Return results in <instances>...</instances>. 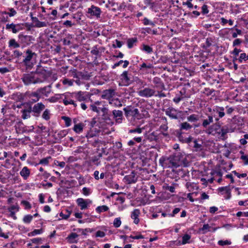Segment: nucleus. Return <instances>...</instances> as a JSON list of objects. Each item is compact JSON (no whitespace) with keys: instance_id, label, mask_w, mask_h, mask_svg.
<instances>
[{"instance_id":"1","label":"nucleus","mask_w":248,"mask_h":248,"mask_svg":"<svg viewBox=\"0 0 248 248\" xmlns=\"http://www.w3.org/2000/svg\"><path fill=\"white\" fill-rule=\"evenodd\" d=\"M104 102L96 101L93 104L91 105L90 109L93 112L97 113V121L101 126H112L114 124L112 122V113L104 104Z\"/></svg>"},{"instance_id":"2","label":"nucleus","mask_w":248,"mask_h":248,"mask_svg":"<svg viewBox=\"0 0 248 248\" xmlns=\"http://www.w3.org/2000/svg\"><path fill=\"white\" fill-rule=\"evenodd\" d=\"M21 79L24 85L28 86L31 84H36L43 81L41 78L36 77L33 71L30 73L24 74L21 78Z\"/></svg>"},{"instance_id":"3","label":"nucleus","mask_w":248,"mask_h":248,"mask_svg":"<svg viewBox=\"0 0 248 248\" xmlns=\"http://www.w3.org/2000/svg\"><path fill=\"white\" fill-rule=\"evenodd\" d=\"M208 111L210 115L215 118L216 122H218L220 118L223 117L225 115V108L223 107L215 106L212 108H208Z\"/></svg>"},{"instance_id":"4","label":"nucleus","mask_w":248,"mask_h":248,"mask_svg":"<svg viewBox=\"0 0 248 248\" xmlns=\"http://www.w3.org/2000/svg\"><path fill=\"white\" fill-rule=\"evenodd\" d=\"M167 171H170L168 173L170 177L176 179H179L180 177H184L189 174V171L186 168L182 169L179 167L174 168L170 171L167 170Z\"/></svg>"},{"instance_id":"5","label":"nucleus","mask_w":248,"mask_h":248,"mask_svg":"<svg viewBox=\"0 0 248 248\" xmlns=\"http://www.w3.org/2000/svg\"><path fill=\"white\" fill-rule=\"evenodd\" d=\"M36 54L33 52L31 49H28L26 51V56L23 60V63L26 66V70H31L33 66L34 63L31 60Z\"/></svg>"},{"instance_id":"6","label":"nucleus","mask_w":248,"mask_h":248,"mask_svg":"<svg viewBox=\"0 0 248 248\" xmlns=\"http://www.w3.org/2000/svg\"><path fill=\"white\" fill-rule=\"evenodd\" d=\"M40 98V96L36 90L35 92L27 91V100L28 101L26 102V104L27 106H31L32 104L37 102Z\"/></svg>"},{"instance_id":"7","label":"nucleus","mask_w":248,"mask_h":248,"mask_svg":"<svg viewBox=\"0 0 248 248\" xmlns=\"http://www.w3.org/2000/svg\"><path fill=\"white\" fill-rule=\"evenodd\" d=\"M18 42L22 46H26L30 45L32 43V41L34 40L32 36L26 35L23 33H20L18 36Z\"/></svg>"},{"instance_id":"8","label":"nucleus","mask_w":248,"mask_h":248,"mask_svg":"<svg viewBox=\"0 0 248 248\" xmlns=\"http://www.w3.org/2000/svg\"><path fill=\"white\" fill-rule=\"evenodd\" d=\"M45 107V105L42 102L35 104L32 107H31L32 115L35 117H39Z\"/></svg>"},{"instance_id":"9","label":"nucleus","mask_w":248,"mask_h":248,"mask_svg":"<svg viewBox=\"0 0 248 248\" xmlns=\"http://www.w3.org/2000/svg\"><path fill=\"white\" fill-rule=\"evenodd\" d=\"M125 116L128 118L132 116L137 118L140 115V112L138 108L132 106H127L124 108Z\"/></svg>"},{"instance_id":"10","label":"nucleus","mask_w":248,"mask_h":248,"mask_svg":"<svg viewBox=\"0 0 248 248\" xmlns=\"http://www.w3.org/2000/svg\"><path fill=\"white\" fill-rule=\"evenodd\" d=\"M182 111L178 110L172 107H169L165 110V114L170 119L177 120L179 119L180 115Z\"/></svg>"},{"instance_id":"11","label":"nucleus","mask_w":248,"mask_h":248,"mask_svg":"<svg viewBox=\"0 0 248 248\" xmlns=\"http://www.w3.org/2000/svg\"><path fill=\"white\" fill-rule=\"evenodd\" d=\"M76 202L81 210L88 208L90 204L92 203V201L90 199H84L81 198L77 199Z\"/></svg>"},{"instance_id":"12","label":"nucleus","mask_w":248,"mask_h":248,"mask_svg":"<svg viewBox=\"0 0 248 248\" xmlns=\"http://www.w3.org/2000/svg\"><path fill=\"white\" fill-rule=\"evenodd\" d=\"M180 135H179L177 138L179 141L182 143H187L190 145L193 138L190 135H188L187 133H185L184 132H181Z\"/></svg>"},{"instance_id":"13","label":"nucleus","mask_w":248,"mask_h":248,"mask_svg":"<svg viewBox=\"0 0 248 248\" xmlns=\"http://www.w3.org/2000/svg\"><path fill=\"white\" fill-rule=\"evenodd\" d=\"M127 71H124L120 76V78L122 83L125 85H129L132 83L133 80Z\"/></svg>"},{"instance_id":"14","label":"nucleus","mask_w":248,"mask_h":248,"mask_svg":"<svg viewBox=\"0 0 248 248\" xmlns=\"http://www.w3.org/2000/svg\"><path fill=\"white\" fill-rule=\"evenodd\" d=\"M34 75H38L41 76V78L44 81L46 80L49 74V72L44 68L41 65H38L37 68L35 71H33Z\"/></svg>"},{"instance_id":"15","label":"nucleus","mask_w":248,"mask_h":248,"mask_svg":"<svg viewBox=\"0 0 248 248\" xmlns=\"http://www.w3.org/2000/svg\"><path fill=\"white\" fill-rule=\"evenodd\" d=\"M139 69L144 74H151L154 71V66L151 63L143 62L140 65Z\"/></svg>"},{"instance_id":"16","label":"nucleus","mask_w":248,"mask_h":248,"mask_svg":"<svg viewBox=\"0 0 248 248\" xmlns=\"http://www.w3.org/2000/svg\"><path fill=\"white\" fill-rule=\"evenodd\" d=\"M111 113L112 122H114V120H115L116 123L121 124L122 123L123 118V113L122 111L114 109L111 111Z\"/></svg>"},{"instance_id":"17","label":"nucleus","mask_w":248,"mask_h":248,"mask_svg":"<svg viewBox=\"0 0 248 248\" xmlns=\"http://www.w3.org/2000/svg\"><path fill=\"white\" fill-rule=\"evenodd\" d=\"M201 125L200 124H190L188 122L181 123L179 125V129L180 132H183L184 130L188 131L191 130L193 127H198Z\"/></svg>"},{"instance_id":"18","label":"nucleus","mask_w":248,"mask_h":248,"mask_svg":"<svg viewBox=\"0 0 248 248\" xmlns=\"http://www.w3.org/2000/svg\"><path fill=\"white\" fill-rule=\"evenodd\" d=\"M138 180L136 173L134 170L132 171L129 175H125L124 178V182L127 184L135 183Z\"/></svg>"},{"instance_id":"19","label":"nucleus","mask_w":248,"mask_h":248,"mask_svg":"<svg viewBox=\"0 0 248 248\" xmlns=\"http://www.w3.org/2000/svg\"><path fill=\"white\" fill-rule=\"evenodd\" d=\"M155 90L149 88H145L139 92V95L141 97L149 98L154 95Z\"/></svg>"},{"instance_id":"20","label":"nucleus","mask_w":248,"mask_h":248,"mask_svg":"<svg viewBox=\"0 0 248 248\" xmlns=\"http://www.w3.org/2000/svg\"><path fill=\"white\" fill-rule=\"evenodd\" d=\"M51 85H49L48 86L37 89L36 91L40 96V98H41L43 95L47 97L51 93Z\"/></svg>"},{"instance_id":"21","label":"nucleus","mask_w":248,"mask_h":248,"mask_svg":"<svg viewBox=\"0 0 248 248\" xmlns=\"http://www.w3.org/2000/svg\"><path fill=\"white\" fill-rule=\"evenodd\" d=\"M88 13L90 14L91 16L99 18L100 17L101 11L100 8L92 5L90 8H88Z\"/></svg>"},{"instance_id":"22","label":"nucleus","mask_w":248,"mask_h":248,"mask_svg":"<svg viewBox=\"0 0 248 248\" xmlns=\"http://www.w3.org/2000/svg\"><path fill=\"white\" fill-rule=\"evenodd\" d=\"M153 83L155 84V88L161 91L165 90V85L161 78L155 77L153 79Z\"/></svg>"},{"instance_id":"23","label":"nucleus","mask_w":248,"mask_h":248,"mask_svg":"<svg viewBox=\"0 0 248 248\" xmlns=\"http://www.w3.org/2000/svg\"><path fill=\"white\" fill-rule=\"evenodd\" d=\"M221 124L219 121L216 122L215 124H213L209 127L208 130L209 133L211 134H217L219 133V131L220 130Z\"/></svg>"},{"instance_id":"24","label":"nucleus","mask_w":248,"mask_h":248,"mask_svg":"<svg viewBox=\"0 0 248 248\" xmlns=\"http://www.w3.org/2000/svg\"><path fill=\"white\" fill-rule=\"evenodd\" d=\"M13 98L16 102H22L23 101L27 100V92L25 93H21L17 92L14 93L13 95Z\"/></svg>"},{"instance_id":"25","label":"nucleus","mask_w":248,"mask_h":248,"mask_svg":"<svg viewBox=\"0 0 248 248\" xmlns=\"http://www.w3.org/2000/svg\"><path fill=\"white\" fill-rule=\"evenodd\" d=\"M179 128L178 129H170L169 132L163 133V135L165 137L173 138L175 136L177 138L179 135H180Z\"/></svg>"},{"instance_id":"26","label":"nucleus","mask_w":248,"mask_h":248,"mask_svg":"<svg viewBox=\"0 0 248 248\" xmlns=\"http://www.w3.org/2000/svg\"><path fill=\"white\" fill-rule=\"evenodd\" d=\"M169 158L170 160V168L171 170L179 167L182 165V161H179L178 160H176V159H175L176 157L174 158V157L172 156L170 157Z\"/></svg>"},{"instance_id":"27","label":"nucleus","mask_w":248,"mask_h":248,"mask_svg":"<svg viewBox=\"0 0 248 248\" xmlns=\"http://www.w3.org/2000/svg\"><path fill=\"white\" fill-rule=\"evenodd\" d=\"M78 236L79 235L76 233L71 232L66 238V240L70 244L77 243L78 242L77 238Z\"/></svg>"},{"instance_id":"28","label":"nucleus","mask_w":248,"mask_h":248,"mask_svg":"<svg viewBox=\"0 0 248 248\" xmlns=\"http://www.w3.org/2000/svg\"><path fill=\"white\" fill-rule=\"evenodd\" d=\"M140 214V210L139 209H135L131 214V218L134 220V223L136 224H139L140 219L139 218Z\"/></svg>"},{"instance_id":"29","label":"nucleus","mask_w":248,"mask_h":248,"mask_svg":"<svg viewBox=\"0 0 248 248\" xmlns=\"http://www.w3.org/2000/svg\"><path fill=\"white\" fill-rule=\"evenodd\" d=\"M170 158L165 156H162L159 160V165H161L163 168H170Z\"/></svg>"},{"instance_id":"30","label":"nucleus","mask_w":248,"mask_h":248,"mask_svg":"<svg viewBox=\"0 0 248 248\" xmlns=\"http://www.w3.org/2000/svg\"><path fill=\"white\" fill-rule=\"evenodd\" d=\"M29 107L27 109H22L21 112L22 113V118L24 120L29 119L31 117V113L32 112L31 111V106H28Z\"/></svg>"},{"instance_id":"31","label":"nucleus","mask_w":248,"mask_h":248,"mask_svg":"<svg viewBox=\"0 0 248 248\" xmlns=\"http://www.w3.org/2000/svg\"><path fill=\"white\" fill-rule=\"evenodd\" d=\"M214 40L215 39L212 37H207L206 39L205 42L202 44V47L203 49L206 50L208 48L212 46V44L214 43Z\"/></svg>"},{"instance_id":"32","label":"nucleus","mask_w":248,"mask_h":248,"mask_svg":"<svg viewBox=\"0 0 248 248\" xmlns=\"http://www.w3.org/2000/svg\"><path fill=\"white\" fill-rule=\"evenodd\" d=\"M200 119V116L196 114H192L187 117V120L188 122L195 124Z\"/></svg>"},{"instance_id":"33","label":"nucleus","mask_w":248,"mask_h":248,"mask_svg":"<svg viewBox=\"0 0 248 248\" xmlns=\"http://www.w3.org/2000/svg\"><path fill=\"white\" fill-rule=\"evenodd\" d=\"M20 174L24 179H27L30 174V170L27 167H24L20 171Z\"/></svg>"},{"instance_id":"34","label":"nucleus","mask_w":248,"mask_h":248,"mask_svg":"<svg viewBox=\"0 0 248 248\" xmlns=\"http://www.w3.org/2000/svg\"><path fill=\"white\" fill-rule=\"evenodd\" d=\"M8 12L6 11L1 12L0 13V21L5 23L9 21L8 17Z\"/></svg>"},{"instance_id":"35","label":"nucleus","mask_w":248,"mask_h":248,"mask_svg":"<svg viewBox=\"0 0 248 248\" xmlns=\"http://www.w3.org/2000/svg\"><path fill=\"white\" fill-rule=\"evenodd\" d=\"M91 76V73H89L86 71L84 72H78L79 79L89 80Z\"/></svg>"},{"instance_id":"36","label":"nucleus","mask_w":248,"mask_h":248,"mask_svg":"<svg viewBox=\"0 0 248 248\" xmlns=\"http://www.w3.org/2000/svg\"><path fill=\"white\" fill-rule=\"evenodd\" d=\"M190 146L194 148V150L195 151H200L202 149V145L198 143L197 140L194 138Z\"/></svg>"},{"instance_id":"37","label":"nucleus","mask_w":248,"mask_h":248,"mask_svg":"<svg viewBox=\"0 0 248 248\" xmlns=\"http://www.w3.org/2000/svg\"><path fill=\"white\" fill-rule=\"evenodd\" d=\"M213 122V117L210 114L208 115V118L203 120L202 125L206 128L211 123Z\"/></svg>"},{"instance_id":"38","label":"nucleus","mask_w":248,"mask_h":248,"mask_svg":"<svg viewBox=\"0 0 248 248\" xmlns=\"http://www.w3.org/2000/svg\"><path fill=\"white\" fill-rule=\"evenodd\" d=\"M84 125L81 123L76 124L73 127V130L77 133H80L83 131Z\"/></svg>"},{"instance_id":"39","label":"nucleus","mask_w":248,"mask_h":248,"mask_svg":"<svg viewBox=\"0 0 248 248\" xmlns=\"http://www.w3.org/2000/svg\"><path fill=\"white\" fill-rule=\"evenodd\" d=\"M68 134V131L67 130H61L57 135V137L55 138V139L61 141V140L66 136V135Z\"/></svg>"},{"instance_id":"40","label":"nucleus","mask_w":248,"mask_h":248,"mask_svg":"<svg viewBox=\"0 0 248 248\" xmlns=\"http://www.w3.org/2000/svg\"><path fill=\"white\" fill-rule=\"evenodd\" d=\"M6 30L12 31L14 33H16V30L15 24L12 23L11 24H7L5 27Z\"/></svg>"},{"instance_id":"41","label":"nucleus","mask_w":248,"mask_h":248,"mask_svg":"<svg viewBox=\"0 0 248 248\" xmlns=\"http://www.w3.org/2000/svg\"><path fill=\"white\" fill-rule=\"evenodd\" d=\"M137 42L138 39L137 37L129 38L127 41L128 47L129 48H132L133 47L134 44Z\"/></svg>"},{"instance_id":"42","label":"nucleus","mask_w":248,"mask_h":248,"mask_svg":"<svg viewBox=\"0 0 248 248\" xmlns=\"http://www.w3.org/2000/svg\"><path fill=\"white\" fill-rule=\"evenodd\" d=\"M238 62L239 63H242L243 62H246L248 60V54L246 53H241L238 58Z\"/></svg>"},{"instance_id":"43","label":"nucleus","mask_w":248,"mask_h":248,"mask_svg":"<svg viewBox=\"0 0 248 248\" xmlns=\"http://www.w3.org/2000/svg\"><path fill=\"white\" fill-rule=\"evenodd\" d=\"M229 132V129L227 125H224L222 127L221 126L220 130L219 131L218 135H220L221 137H224L225 135Z\"/></svg>"},{"instance_id":"44","label":"nucleus","mask_w":248,"mask_h":248,"mask_svg":"<svg viewBox=\"0 0 248 248\" xmlns=\"http://www.w3.org/2000/svg\"><path fill=\"white\" fill-rule=\"evenodd\" d=\"M186 186L190 192L192 191L195 189L198 188V187L196 186V184L194 183L187 182L186 184Z\"/></svg>"},{"instance_id":"45","label":"nucleus","mask_w":248,"mask_h":248,"mask_svg":"<svg viewBox=\"0 0 248 248\" xmlns=\"http://www.w3.org/2000/svg\"><path fill=\"white\" fill-rule=\"evenodd\" d=\"M71 76L74 78H76L77 79L76 80V82L79 84L80 82V80H79V77H78V72L77 71V70L76 69H73L70 71Z\"/></svg>"},{"instance_id":"46","label":"nucleus","mask_w":248,"mask_h":248,"mask_svg":"<svg viewBox=\"0 0 248 248\" xmlns=\"http://www.w3.org/2000/svg\"><path fill=\"white\" fill-rule=\"evenodd\" d=\"M42 117L46 121H48L50 118V110L46 108L43 112Z\"/></svg>"},{"instance_id":"47","label":"nucleus","mask_w":248,"mask_h":248,"mask_svg":"<svg viewBox=\"0 0 248 248\" xmlns=\"http://www.w3.org/2000/svg\"><path fill=\"white\" fill-rule=\"evenodd\" d=\"M9 46L10 47H13L14 48H18L20 46V44L18 41L16 42L15 39H12L9 42Z\"/></svg>"},{"instance_id":"48","label":"nucleus","mask_w":248,"mask_h":248,"mask_svg":"<svg viewBox=\"0 0 248 248\" xmlns=\"http://www.w3.org/2000/svg\"><path fill=\"white\" fill-rule=\"evenodd\" d=\"M98 45H95V46H93L92 47V49L91 51V53L93 55H95L96 56L95 59H97V56L99 55V53H100V52H99L100 48H98Z\"/></svg>"},{"instance_id":"49","label":"nucleus","mask_w":248,"mask_h":248,"mask_svg":"<svg viewBox=\"0 0 248 248\" xmlns=\"http://www.w3.org/2000/svg\"><path fill=\"white\" fill-rule=\"evenodd\" d=\"M44 230L43 229H34L33 231L28 233V236H33L37 234H41L43 232Z\"/></svg>"},{"instance_id":"50","label":"nucleus","mask_w":248,"mask_h":248,"mask_svg":"<svg viewBox=\"0 0 248 248\" xmlns=\"http://www.w3.org/2000/svg\"><path fill=\"white\" fill-rule=\"evenodd\" d=\"M76 97L79 101H82L87 99V97L84 95L83 93L81 91L76 93Z\"/></svg>"},{"instance_id":"51","label":"nucleus","mask_w":248,"mask_h":248,"mask_svg":"<svg viewBox=\"0 0 248 248\" xmlns=\"http://www.w3.org/2000/svg\"><path fill=\"white\" fill-rule=\"evenodd\" d=\"M210 226L208 224H205L203 225L202 228L199 229V232L202 234L206 233L208 231H210L209 229Z\"/></svg>"},{"instance_id":"52","label":"nucleus","mask_w":248,"mask_h":248,"mask_svg":"<svg viewBox=\"0 0 248 248\" xmlns=\"http://www.w3.org/2000/svg\"><path fill=\"white\" fill-rule=\"evenodd\" d=\"M163 188L164 190L169 191L171 193H174L175 192V188L173 186V185L170 186L168 184H165V185L163 186Z\"/></svg>"},{"instance_id":"53","label":"nucleus","mask_w":248,"mask_h":248,"mask_svg":"<svg viewBox=\"0 0 248 248\" xmlns=\"http://www.w3.org/2000/svg\"><path fill=\"white\" fill-rule=\"evenodd\" d=\"M108 209L109 208L107 205H104L97 207V208L95 209V210L97 213H100L102 212L107 211L108 210Z\"/></svg>"},{"instance_id":"54","label":"nucleus","mask_w":248,"mask_h":248,"mask_svg":"<svg viewBox=\"0 0 248 248\" xmlns=\"http://www.w3.org/2000/svg\"><path fill=\"white\" fill-rule=\"evenodd\" d=\"M191 238V236L188 234H184L182 237V241L181 244L185 245L189 243V240Z\"/></svg>"},{"instance_id":"55","label":"nucleus","mask_w":248,"mask_h":248,"mask_svg":"<svg viewBox=\"0 0 248 248\" xmlns=\"http://www.w3.org/2000/svg\"><path fill=\"white\" fill-rule=\"evenodd\" d=\"M231 189L230 186L220 187L217 189V190L219 192H220L222 195L224 193H226L228 190H230Z\"/></svg>"},{"instance_id":"56","label":"nucleus","mask_w":248,"mask_h":248,"mask_svg":"<svg viewBox=\"0 0 248 248\" xmlns=\"http://www.w3.org/2000/svg\"><path fill=\"white\" fill-rule=\"evenodd\" d=\"M142 46L143 47L142 48V50L146 52L147 53L150 54L153 52V48L151 47L150 46L145 44H143Z\"/></svg>"},{"instance_id":"57","label":"nucleus","mask_w":248,"mask_h":248,"mask_svg":"<svg viewBox=\"0 0 248 248\" xmlns=\"http://www.w3.org/2000/svg\"><path fill=\"white\" fill-rule=\"evenodd\" d=\"M33 216L31 215H27L25 216L23 218V221L25 223H30L32 220Z\"/></svg>"},{"instance_id":"58","label":"nucleus","mask_w":248,"mask_h":248,"mask_svg":"<svg viewBox=\"0 0 248 248\" xmlns=\"http://www.w3.org/2000/svg\"><path fill=\"white\" fill-rule=\"evenodd\" d=\"M48 25V23L44 22V21H40L39 20H37V22L35 24V27L37 28H41L47 27Z\"/></svg>"},{"instance_id":"59","label":"nucleus","mask_w":248,"mask_h":248,"mask_svg":"<svg viewBox=\"0 0 248 248\" xmlns=\"http://www.w3.org/2000/svg\"><path fill=\"white\" fill-rule=\"evenodd\" d=\"M62 119L64 121L66 127H68L71 124V119L70 118L63 116L62 117Z\"/></svg>"},{"instance_id":"60","label":"nucleus","mask_w":248,"mask_h":248,"mask_svg":"<svg viewBox=\"0 0 248 248\" xmlns=\"http://www.w3.org/2000/svg\"><path fill=\"white\" fill-rule=\"evenodd\" d=\"M148 138L150 141H156L158 139V136L155 132L149 134Z\"/></svg>"},{"instance_id":"61","label":"nucleus","mask_w":248,"mask_h":248,"mask_svg":"<svg viewBox=\"0 0 248 248\" xmlns=\"http://www.w3.org/2000/svg\"><path fill=\"white\" fill-rule=\"evenodd\" d=\"M51 158V156H49L46 158H44L40 160L39 164L47 165L49 163V160Z\"/></svg>"},{"instance_id":"62","label":"nucleus","mask_w":248,"mask_h":248,"mask_svg":"<svg viewBox=\"0 0 248 248\" xmlns=\"http://www.w3.org/2000/svg\"><path fill=\"white\" fill-rule=\"evenodd\" d=\"M215 92V90L213 89H210L209 88H205L204 89L203 91V93H204L207 96H209L212 95V93Z\"/></svg>"},{"instance_id":"63","label":"nucleus","mask_w":248,"mask_h":248,"mask_svg":"<svg viewBox=\"0 0 248 248\" xmlns=\"http://www.w3.org/2000/svg\"><path fill=\"white\" fill-rule=\"evenodd\" d=\"M242 52H243V51L242 49L235 47L233 51L231 52V54L233 56H239V53Z\"/></svg>"},{"instance_id":"64","label":"nucleus","mask_w":248,"mask_h":248,"mask_svg":"<svg viewBox=\"0 0 248 248\" xmlns=\"http://www.w3.org/2000/svg\"><path fill=\"white\" fill-rule=\"evenodd\" d=\"M121 224V221L120 217H117L114 219L113 221V226L115 228H118Z\"/></svg>"}]
</instances>
